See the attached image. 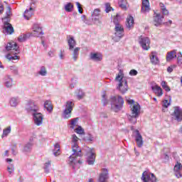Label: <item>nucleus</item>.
<instances>
[{
    "label": "nucleus",
    "mask_w": 182,
    "mask_h": 182,
    "mask_svg": "<svg viewBox=\"0 0 182 182\" xmlns=\"http://www.w3.org/2000/svg\"><path fill=\"white\" fill-rule=\"evenodd\" d=\"M90 60H93V62H101L103 58L102 56V54L99 53H90Z\"/></svg>",
    "instance_id": "17"
},
{
    "label": "nucleus",
    "mask_w": 182,
    "mask_h": 182,
    "mask_svg": "<svg viewBox=\"0 0 182 182\" xmlns=\"http://www.w3.org/2000/svg\"><path fill=\"white\" fill-rule=\"evenodd\" d=\"M76 6L78 9L79 14H83V9H82V5L79 2H76Z\"/></svg>",
    "instance_id": "51"
},
{
    "label": "nucleus",
    "mask_w": 182,
    "mask_h": 182,
    "mask_svg": "<svg viewBox=\"0 0 182 182\" xmlns=\"http://www.w3.org/2000/svg\"><path fill=\"white\" fill-rule=\"evenodd\" d=\"M102 102L103 104V106H106L109 103V100H107V97L106 96V93L104 92V94L102 96Z\"/></svg>",
    "instance_id": "43"
},
{
    "label": "nucleus",
    "mask_w": 182,
    "mask_h": 182,
    "mask_svg": "<svg viewBox=\"0 0 182 182\" xmlns=\"http://www.w3.org/2000/svg\"><path fill=\"white\" fill-rule=\"evenodd\" d=\"M74 6L72 3H67L65 5V11L66 12H72L73 11Z\"/></svg>",
    "instance_id": "38"
},
{
    "label": "nucleus",
    "mask_w": 182,
    "mask_h": 182,
    "mask_svg": "<svg viewBox=\"0 0 182 182\" xmlns=\"http://www.w3.org/2000/svg\"><path fill=\"white\" fill-rule=\"evenodd\" d=\"M4 13V6L0 4V14Z\"/></svg>",
    "instance_id": "64"
},
{
    "label": "nucleus",
    "mask_w": 182,
    "mask_h": 182,
    "mask_svg": "<svg viewBox=\"0 0 182 182\" xmlns=\"http://www.w3.org/2000/svg\"><path fill=\"white\" fill-rule=\"evenodd\" d=\"M161 86L164 90L166 92H170V87L167 85V82L166 81L161 82Z\"/></svg>",
    "instance_id": "45"
},
{
    "label": "nucleus",
    "mask_w": 182,
    "mask_h": 182,
    "mask_svg": "<svg viewBox=\"0 0 182 182\" xmlns=\"http://www.w3.org/2000/svg\"><path fill=\"white\" fill-rule=\"evenodd\" d=\"M167 72H168V73H171V72H173V67H168L167 68Z\"/></svg>",
    "instance_id": "63"
},
{
    "label": "nucleus",
    "mask_w": 182,
    "mask_h": 182,
    "mask_svg": "<svg viewBox=\"0 0 182 182\" xmlns=\"http://www.w3.org/2000/svg\"><path fill=\"white\" fill-rule=\"evenodd\" d=\"M119 18H120V16H119V14H117L116 16L114 17L113 23L115 25V26H117V25H120V23H119Z\"/></svg>",
    "instance_id": "47"
},
{
    "label": "nucleus",
    "mask_w": 182,
    "mask_h": 182,
    "mask_svg": "<svg viewBox=\"0 0 182 182\" xmlns=\"http://www.w3.org/2000/svg\"><path fill=\"white\" fill-rule=\"evenodd\" d=\"M139 73V72H137V70L133 69V70H131L129 71V75L130 76H137V74Z\"/></svg>",
    "instance_id": "53"
},
{
    "label": "nucleus",
    "mask_w": 182,
    "mask_h": 182,
    "mask_svg": "<svg viewBox=\"0 0 182 182\" xmlns=\"http://www.w3.org/2000/svg\"><path fill=\"white\" fill-rule=\"evenodd\" d=\"M51 163H52V161L48 160L44 164V170H45V172L47 173H49V168H50Z\"/></svg>",
    "instance_id": "41"
},
{
    "label": "nucleus",
    "mask_w": 182,
    "mask_h": 182,
    "mask_svg": "<svg viewBox=\"0 0 182 182\" xmlns=\"http://www.w3.org/2000/svg\"><path fill=\"white\" fill-rule=\"evenodd\" d=\"M84 97H85V93H83V92L82 91H79L78 94L77 95V99L80 100V99H83Z\"/></svg>",
    "instance_id": "55"
},
{
    "label": "nucleus",
    "mask_w": 182,
    "mask_h": 182,
    "mask_svg": "<svg viewBox=\"0 0 182 182\" xmlns=\"http://www.w3.org/2000/svg\"><path fill=\"white\" fill-rule=\"evenodd\" d=\"M176 58H177V51L176 50L169 51L166 54V62H171Z\"/></svg>",
    "instance_id": "24"
},
{
    "label": "nucleus",
    "mask_w": 182,
    "mask_h": 182,
    "mask_svg": "<svg viewBox=\"0 0 182 182\" xmlns=\"http://www.w3.org/2000/svg\"><path fill=\"white\" fill-rule=\"evenodd\" d=\"M2 21L4 23L3 33H7V35H12L14 27H12V24L9 23V18L8 17H4L2 18Z\"/></svg>",
    "instance_id": "8"
},
{
    "label": "nucleus",
    "mask_w": 182,
    "mask_h": 182,
    "mask_svg": "<svg viewBox=\"0 0 182 182\" xmlns=\"http://www.w3.org/2000/svg\"><path fill=\"white\" fill-rule=\"evenodd\" d=\"M75 104L73 102L67 101L65 103V108L63 112V119H70L72 117V112L73 110V107Z\"/></svg>",
    "instance_id": "6"
},
{
    "label": "nucleus",
    "mask_w": 182,
    "mask_h": 182,
    "mask_svg": "<svg viewBox=\"0 0 182 182\" xmlns=\"http://www.w3.org/2000/svg\"><path fill=\"white\" fill-rule=\"evenodd\" d=\"M163 19H164V16H161L160 14H156L155 16H154V23L155 26H160L163 23Z\"/></svg>",
    "instance_id": "20"
},
{
    "label": "nucleus",
    "mask_w": 182,
    "mask_h": 182,
    "mask_svg": "<svg viewBox=\"0 0 182 182\" xmlns=\"http://www.w3.org/2000/svg\"><path fill=\"white\" fill-rule=\"evenodd\" d=\"M14 80L9 75L4 77V84L6 87H12Z\"/></svg>",
    "instance_id": "26"
},
{
    "label": "nucleus",
    "mask_w": 182,
    "mask_h": 182,
    "mask_svg": "<svg viewBox=\"0 0 182 182\" xmlns=\"http://www.w3.org/2000/svg\"><path fill=\"white\" fill-rule=\"evenodd\" d=\"M10 70L12 72V73H14V75H19V70L15 65L11 66Z\"/></svg>",
    "instance_id": "44"
},
{
    "label": "nucleus",
    "mask_w": 182,
    "mask_h": 182,
    "mask_svg": "<svg viewBox=\"0 0 182 182\" xmlns=\"http://www.w3.org/2000/svg\"><path fill=\"white\" fill-rule=\"evenodd\" d=\"M111 109L114 112H120L123 108V105H124V100L120 95L111 96Z\"/></svg>",
    "instance_id": "4"
},
{
    "label": "nucleus",
    "mask_w": 182,
    "mask_h": 182,
    "mask_svg": "<svg viewBox=\"0 0 182 182\" xmlns=\"http://www.w3.org/2000/svg\"><path fill=\"white\" fill-rule=\"evenodd\" d=\"M67 42L69 50H73L75 46H76V41L75 40V38H73V36L68 37Z\"/></svg>",
    "instance_id": "22"
},
{
    "label": "nucleus",
    "mask_w": 182,
    "mask_h": 182,
    "mask_svg": "<svg viewBox=\"0 0 182 182\" xmlns=\"http://www.w3.org/2000/svg\"><path fill=\"white\" fill-rule=\"evenodd\" d=\"M87 163L90 166L95 164V161L96 160V155L92 149H90V153L87 152Z\"/></svg>",
    "instance_id": "16"
},
{
    "label": "nucleus",
    "mask_w": 182,
    "mask_h": 182,
    "mask_svg": "<svg viewBox=\"0 0 182 182\" xmlns=\"http://www.w3.org/2000/svg\"><path fill=\"white\" fill-rule=\"evenodd\" d=\"M164 159H165V161H168V159H170V157L168 156V155H167V154H164Z\"/></svg>",
    "instance_id": "61"
},
{
    "label": "nucleus",
    "mask_w": 182,
    "mask_h": 182,
    "mask_svg": "<svg viewBox=\"0 0 182 182\" xmlns=\"http://www.w3.org/2000/svg\"><path fill=\"white\" fill-rule=\"evenodd\" d=\"M75 133H77V134H84L85 130H83L82 127H78L77 129H75Z\"/></svg>",
    "instance_id": "48"
},
{
    "label": "nucleus",
    "mask_w": 182,
    "mask_h": 182,
    "mask_svg": "<svg viewBox=\"0 0 182 182\" xmlns=\"http://www.w3.org/2000/svg\"><path fill=\"white\" fill-rule=\"evenodd\" d=\"M115 80L118 82L117 90H119L122 95H124L129 90V85H127V80L124 79L122 70L116 76Z\"/></svg>",
    "instance_id": "2"
},
{
    "label": "nucleus",
    "mask_w": 182,
    "mask_h": 182,
    "mask_svg": "<svg viewBox=\"0 0 182 182\" xmlns=\"http://www.w3.org/2000/svg\"><path fill=\"white\" fill-rule=\"evenodd\" d=\"M99 15H100V9H95L92 14V19L93 21H97L99 23H100V21L99 20V18H97Z\"/></svg>",
    "instance_id": "30"
},
{
    "label": "nucleus",
    "mask_w": 182,
    "mask_h": 182,
    "mask_svg": "<svg viewBox=\"0 0 182 182\" xmlns=\"http://www.w3.org/2000/svg\"><path fill=\"white\" fill-rule=\"evenodd\" d=\"M174 112L172 114L173 118L177 122H181L182 120V110L179 108V107H174Z\"/></svg>",
    "instance_id": "15"
},
{
    "label": "nucleus",
    "mask_w": 182,
    "mask_h": 182,
    "mask_svg": "<svg viewBox=\"0 0 182 182\" xmlns=\"http://www.w3.org/2000/svg\"><path fill=\"white\" fill-rule=\"evenodd\" d=\"M152 90L157 95V96H163V90L159 86L155 85L154 87H152Z\"/></svg>",
    "instance_id": "31"
},
{
    "label": "nucleus",
    "mask_w": 182,
    "mask_h": 182,
    "mask_svg": "<svg viewBox=\"0 0 182 182\" xmlns=\"http://www.w3.org/2000/svg\"><path fill=\"white\" fill-rule=\"evenodd\" d=\"M109 180V169L103 168L99 174L97 182H107Z\"/></svg>",
    "instance_id": "12"
},
{
    "label": "nucleus",
    "mask_w": 182,
    "mask_h": 182,
    "mask_svg": "<svg viewBox=\"0 0 182 182\" xmlns=\"http://www.w3.org/2000/svg\"><path fill=\"white\" fill-rule=\"evenodd\" d=\"M7 170L9 173V174H12L14 171H15V168L14 167V165L11 164L7 167Z\"/></svg>",
    "instance_id": "49"
},
{
    "label": "nucleus",
    "mask_w": 182,
    "mask_h": 182,
    "mask_svg": "<svg viewBox=\"0 0 182 182\" xmlns=\"http://www.w3.org/2000/svg\"><path fill=\"white\" fill-rule=\"evenodd\" d=\"M32 36L34 38H40L41 35H44L42 31V26L39 23H34L32 26Z\"/></svg>",
    "instance_id": "10"
},
{
    "label": "nucleus",
    "mask_w": 182,
    "mask_h": 182,
    "mask_svg": "<svg viewBox=\"0 0 182 182\" xmlns=\"http://www.w3.org/2000/svg\"><path fill=\"white\" fill-rule=\"evenodd\" d=\"M19 103H21V99L18 97H12L10 100V106H11V107H16Z\"/></svg>",
    "instance_id": "28"
},
{
    "label": "nucleus",
    "mask_w": 182,
    "mask_h": 182,
    "mask_svg": "<svg viewBox=\"0 0 182 182\" xmlns=\"http://www.w3.org/2000/svg\"><path fill=\"white\" fill-rule=\"evenodd\" d=\"M77 122H79V117L73 118L70 119V129H75L77 126Z\"/></svg>",
    "instance_id": "36"
},
{
    "label": "nucleus",
    "mask_w": 182,
    "mask_h": 182,
    "mask_svg": "<svg viewBox=\"0 0 182 182\" xmlns=\"http://www.w3.org/2000/svg\"><path fill=\"white\" fill-rule=\"evenodd\" d=\"M170 105H171V103H170V102H168V100H164L163 101L162 106H163V107H165V109H167V107H168V106H170Z\"/></svg>",
    "instance_id": "50"
},
{
    "label": "nucleus",
    "mask_w": 182,
    "mask_h": 182,
    "mask_svg": "<svg viewBox=\"0 0 182 182\" xmlns=\"http://www.w3.org/2000/svg\"><path fill=\"white\" fill-rule=\"evenodd\" d=\"M11 151H12V154H14V156H16L18 151H16V146L14 145L11 147Z\"/></svg>",
    "instance_id": "57"
},
{
    "label": "nucleus",
    "mask_w": 182,
    "mask_h": 182,
    "mask_svg": "<svg viewBox=\"0 0 182 182\" xmlns=\"http://www.w3.org/2000/svg\"><path fill=\"white\" fill-rule=\"evenodd\" d=\"M11 133V127H7L6 129H4L3 134L1 135L2 139L4 137H6Z\"/></svg>",
    "instance_id": "42"
},
{
    "label": "nucleus",
    "mask_w": 182,
    "mask_h": 182,
    "mask_svg": "<svg viewBox=\"0 0 182 182\" xmlns=\"http://www.w3.org/2000/svg\"><path fill=\"white\" fill-rule=\"evenodd\" d=\"M32 36V33H27L23 35V41H26V39H29Z\"/></svg>",
    "instance_id": "58"
},
{
    "label": "nucleus",
    "mask_w": 182,
    "mask_h": 182,
    "mask_svg": "<svg viewBox=\"0 0 182 182\" xmlns=\"http://www.w3.org/2000/svg\"><path fill=\"white\" fill-rule=\"evenodd\" d=\"M55 52L54 51H52V50H50L48 52V56H50V58H53V56H55Z\"/></svg>",
    "instance_id": "60"
},
{
    "label": "nucleus",
    "mask_w": 182,
    "mask_h": 182,
    "mask_svg": "<svg viewBox=\"0 0 182 182\" xmlns=\"http://www.w3.org/2000/svg\"><path fill=\"white\" fill-rule=\"evenodd\" d=\"M141 12L142 14L150 12V2H149V0H142Z\"/></svg>",
    "instance_id": "19"
},
{
    "label": "nucleus",
    "mask_w": 182,
    "mask_h": 182,
    "mask_svg": "<svg viewBox=\"0 0 182 182\" xmlns=\"http://www.w3.org/2000/svg\"><path fill=\"white\" fill-rule=\"evenodd\" d=\"M135 141L136 143L137 147L139 149H141L143 147V144H144V141H143V136L140 134V132H139L138 129L135 130Z\"/></svg>",
    "instance_id": "14"
},
{
    "label": "nucleus",
    "mask_w": 182,
    "mask_h": 182,
    "mask_svg": "<svg viewBox=\"0 0 182 182\" xmlns=\"http://www.w3.org/2000/svg\"><path fill=\"white\" fill-rule=\"evenodd\" d=\"M131 112L132 114L134 115L135 117L140 116V105L134 104L131 108Z\"/></svg>",
    "instance_id": "23"
},
{
    "label": "nucleus",
    "mask_w": 182,
    "mask_h": 182,
    "mask_svg": "<svg viewBox=\"0 0 182 182\" xmlns=\"http://www.w3.org/2000/svg\"><path fill=\"white\" fill-rule=\"evenodd\" d=\"M181 168H182L181 163L177 162L173 168V171L177 178H180V177H181V173L180 172L181 171Z\"/></svg>",
    "instance_id": "21"
},
{
    "label": "nucleus",
    "mask_w": 182,
    "mask_h": 182,
    "mask_svg": "<svg viewBox=\"0 0 182 182\" xmlns=\"http://www.w3.org/2000/svg\"><path fill=\"white\" fill-rule=\"evenodd\" d=\"M84 140H85L86 141H93V136L91 134H90Z\"/></svg>",
    "instance_id": "59"
},
{
    "label": "nucleus",
    "mask_w": 182,
    "mask_h": 182,
    "mask_svg": "<svg viewBox=\"0 0 182 182\" xmlns=\"http://www.w3.org/2000/svg\"><path fill=\"white\" fill-rule=\"evenodd\" d=\"M111 11H113V8L110 6V4L109 3L105 4V12L107 14H109V12H110Z\"/></svg>",
    "instance_id": "46"
},
{
    "label": "nucleus",
    "mask_w": 182,
    "mask_h": 182,
    "mask_svg": "<svg viewBox=\"0 0 182 182\" xmlns=\"http://www.w3.org/2000/svg\"><path fill=\"white\" fill-rule=\"evenodd\" d=\"M133 25H134V19L133 18V16H129L127 18V22H126V27L127 29H132L133 28Z\"/></svg>",
    "instance_id": "27"
},
{
    "label": "nucleus",
    "mask_w": 182,
    "mask_h": 182,
    "mask_svg": "<svg viewBox=\"0 0 182 182\" xmlns=\"http://www.w3.org/2000/svg\"><path fill=\"white\" fill-rule=\"evenodd\" d=\"M6 15H7V16H6V18H8L9 19V17L11 16V15H12V11H11L10 6H7Z\"/></svg>",
    "instance_id": "54"
},
{
    "label": "nucleus",
    "mask_w": 182,
    "mask_h": 182,
    "mask_svg": "<svg viewBox=\"0 0 182 182\" xmlns=\"http://www.w3.org/2000/svg\"><path fill=\"white\" fill-rule=\"evenodd\" d=\"M139 43L144 50L150 49V38L141 36L139 38Z\"/></svg>",
    "instance_id": "11"
},
{
    "label": "nucleus",
    "mask_w": 182,
    "mask_h": 182,
    "mask_svg": "<svg viewBox=\"0 0 182 182\" xmlns=\"http://www.w3.org/2000/svg\"><path fill=\"white\" fill-rule=\"evenodd\" d=\"M118 4L119 8H122V9H127V1L126 0H118Z\"/></svg>",
    "instance_id": "34"
},
{
    "label": "nucleus",
    "mask_w": 182,
    "mask_h": 182,
    "mask_svg": "<svg viewBox=\"0 0 182 182\" xmlns=\"http://www.w3.org/2000/svg\"><path fill=\"white\" fill-rule=\"evenodd\" d=\"M178 66H180V68H182V55L180 54V55L178 56Z\"/></svg>",
    "instance_id": "52"
},
{
    "label": "nucleus",
    "mask_w": 182,
    "mask_h": 182,
    "mask_svg": "<svg viewBox=\"0 0 182 182\" xmlns=\"http://www.w3.org/2000/svg\"><path fill=\"white\" fill-rule=\"evenodd\" d=\"M159 6L161 8V12L163 14V15H168V10H167L166 6H164V4L160 3Z\"/></svg>",
    "instance_id": "37"
},
{
    "label": "nucleus",
    "mask_w": 182,
    "mask_h": 182,
    "mask_svg": "<svg viewBox=\"0 0 182 182\" xmlns=\"http://www.w3.org/2000/svg\"><path fill=\"white\" fill-rule=\"evenodd\" d=\"M79 50H80V48L76 47L74 50L73 49V59L75 62L77 60V58H79Z\"/></svg>",
    "instance_id": "32"
},
{
    "label": "nucleus",
    "mask_w": 182,
    "mask_h": 182,
    "mask_svg": "<svg viewBox=\"0 0 182 182\" xmlns=\"http://www.w3.org/2000/svg\"><path fill=\"white\" fill-rule=\"evenodd\" d=\"M6 49L8 51H11L10 53L6 55V58L7 59H9V60H16V59H18L17 55H18V53L21 52V50H19V46L14 41L8 43Z\"/></svg>",
    "instance_id": "3"
},
{
    "label": "nucleus",
    "mask_w": 182,
    "mask_h": 182,
    "mask_svg": "<svg viewBox=\"0 0 182 182\" xmlns=\"http://www.w3.org/2000/svg\"><path fill=\"white\" fill-rule=\"evenodd\" d=\"M59 57L60 59H61V60H63V59H65V50H60V54H59Z\"/></svg>",
    "instance_id": "56"
},
{
    "label": "nucleus",
    "mask_w": 182,
    "mask_h": 182,
    "mask_svg": "<svg viewBox=\"0 0 182 182\" xmlns=\"http://www.w3.org/2000/svg\"><path fill=\"white\" fill-rule=\"evenodd\" d=\"M137 117L136 115H128V120L132 123V124H136L137 123Z\"/></svg>",
    "instance_id": "39"
},
{
    "label": "nucleus",
    "mask_w": 182,
    "mask_h": 182,
    "mask_svg": "<svg viewBox=\"0 0 182 182\" xmlns=\"http://www.w3.org/2000/svg\"><path fill=\"white\" fill-rule=\"evenodd\" d=\"M18 42H23V36H20L18 38Z\"/></svg>",
    "instance_id": "62"
},
{
    "label": "nucleus",
    "mask_w": 182,
    "mask_h": 182,
    "mask_svg": "<svg viewBox=\"0 0 182 182\" xmlns=\"http://www.w3.org/2000/svg\"><path fill=\"white\" fill-rule=\"evenodd\" d=\"M33 12H35V10L31 6H30L28 9H26L23 14L24 19L29 21V19H31V18H32L33 16Z\"/></svg>",
    "instance_id": "18"
},
{
    "label": "nucleus",
    "mask_w": 182,
    "mask_h": 182,
    "mask_svg": "<svg viewBox=\"0 0 182 182\" xmlns=\"http://www.w3.org/2000/svg\"><path fill=\"white\" fill-rule=\"evenodd\" d=\"M79 138L76 134L72 135V141H71V147L72 150L73 151V154L72 156L69 157L70 159V164L71 166H75L76 163H79L80 164H82V161L80 160L76 161V157H82L83 154H82V150L80 149V147H79Z\"/></svg>",
    "instance_id": "1"
},
{
    "label": "nucleus",
    "mask_w": 182,
    "mask_h": 182,
    "mask_svg": "<svg viewBox=\"0 0 182 182\" xmlns=\"http://www.w3.org/2000/svg\"><path fill=\"white\" fill-rule=\"evenodd\" d=\"M32 116L34 124H36V126H42L43 123V114L41 112H37Z\"/></svg>",
    "instance_id": "13"
},
{
    "label": "nucleus",
    "mask_w": 182,
    "mask_h": 182,
    "mask_svg": "<svg viewBox=\"0 0 182 182\" xmlns=\"http://www.w3.org/2000/svg\"><path fill=\"white\" fill-rule=\"evenodd\" d=\"M26 110L28 112V113H29V114L33 116V114L39 112V107H38L35 102L32 101H28L26 105Z\"/></svg>",
    "instance_id": "7"
},
{
    "label": "nucleus",
    "mask_w": 182,
    "mask_h": 182,
    "mask_svg": "<svg viewBox=\"0 0 182 182\" xmlns=\"http://www.w3.org/2000/svg\"><path fill=\"white\" fill-rule=\"evenodd\" d=\"M38 75L40 76H46L48 75V70H46V67L42 65L40 67V70L38 72Z\"/></svg>",
    "instance_id": "33"
},
{
    "label": "nucleus",
    "mask_w": 182,
    "mask_h": 182,
    "mask_svg": "<svg viewBox=\"0 0 182 182\" xmlns=\"http://www.w3.org/2000/svg\"><path fill=\"white\" fill-rule=\"evenodd\" d=\"M150 60L152 65H159V57H157V53L152 51L150 55Z\"/></svg>",
    "instance_id": "25"
},
{
    "label": "nucleus",
    "mask_w": 182,
    "mask_h": 182,
    "mask_svg": "<svg viewBox=\"0 0 182 182\" xmlns=\"http://www.w3.org/2000/svg\"><path fill=\"white\" fill-rule=\"evenodd\" d=\"M141 180L143 182H157V178L154 176V173H151L149 171H144Z\"/></svg>",
    "instance_id": "9"
},
{
    "label": "nucleus",
    "mask_w": 182,
    "mask_h": 182,
    "mask_svg": "<svg viewBox=\"0 0 182 182\" xmlns=\"http://www.w3.org/2000/svg\"><path fill=\"white\" fill-rule=\"evenodd\" d=\"M114 36L112 38L114 42H119L120 39L124 36V28L122 24H117L114 28Z\"/></svg>",
    "instance_id": "5"
},
{
    "label": "nucleus",
    "mask_w": 182,
    "mask_h": 182,
    "mask_svg": "<svg viewBox=\"0 0 182 182\" xmlns=\"http://www.w3.org/2000/svg\"><path fill=\"white\" fill-rule=\"evenodd\" d=\"M33 146V144H32V142H29L26 144L24 146V151H26V153H29V151L32 150Z\"/></svg>",
    "instance_id": "40"
},
{
    "label": "nucleus",
    "mask_w": 182,
    "mask_h": 182,
    "mask_svg": "<svg viewBox=\"0 0 182 182\" xmlns=\"http://www.w3.org/2000/svg\"><path fill=\"white\" fill-rule=\"evenodd\" d=\"M59 151H60V145H59V144H55L54 145V149H53V154L55 156H58L60 154V153H59Z\"/></svg>",
    "instance_id": "35"
},
{
    "label": "nucleus",
    "mask_w": 182,
    "mask_h": 182,
    "mask_svg": "<svg viewBox=\"0 0 182 182\" xmlns=\"http://www.w3.org/2000/svg\"><path fill=\"white\" fill-rule=\"evenodd\" d=\"M44 107L46 109L47 112L52 113L53 110V107L52 106V102L50 100H46L44 102Z\"/></svg>",
    "instance_id": "29"
}]
</instances>
